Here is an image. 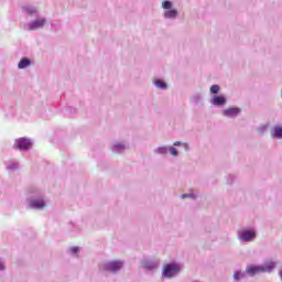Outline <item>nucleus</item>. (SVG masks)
<instances>
[{
  "label": "nucleus",
  "mask_w": 282,
  "mask_h": 282,
  "mask_svg": "<svg viewBox=\"0 0 282 282\" xmlns=\"http://www.w3.org/2000/svg\"><path fill=\"white\" fill-rule=\"evenodd\" d=\"M26 11L29 12V14H34V12H36L35 9H32V10L28 9Z\"/></svg>",
  "instance_id": "20"
},
{
  "label": "nucleus",
  "mask_w": 282,
  "mask_h": 282,
  "mask_svg": "<svg viewBox=\"0 0 282 282\" xmlns=\"http://www.w3.org/2000/svg\"><path fill=\"white\" fill-rule=\"evenodd\" d=\"M239 113V108H229L224 110V116H237Z\"/></svg>",
  "instance_id": "11"
},
{
  "label": "nucleus",
  "mask_w": 282,
  "mask_h": 282,
  "mask_svg": "<svg viewBox=\"0 0 282 282\" xmlns=\"http://www.w3.org/2000/svg\"><path fill=\"white\" fill-rule=\"evenodd\" d=\"M219 85H213L210 87V94H219Z\"/></svg>",
  "instance_id": "15"
},
{
  "label": "nucleus",
  "mask_w": 282,
  "mask_h": 282,
  "mask_svg": "<svg viewBox=\"0 0 282 282\" xmlns=\"http://www.w3.org/2000/svg\"><path fill=\"white\" fill-rule=\"evenodd\" d=\"M213 105L219 106V105H226V97L224 96H215L212 100Z\"/></svg>",
  "instance_id": "8"
},
{
  "label": "nucleus",
  "mask_w": 282,
  "mask_h": 282,
  "mask_svg": "<svg viewBox=\"0 0 282 282\" xmlns=\"http://www.w3.org/2000/svg\"><path fill=\"white\" fill-rule=\"evenodd\" d=\"M30 65H32V62L30 61V58H22L20 61V63L18 64L19 69H25V67H30Z\"/></svg>",
  "instance_id": "7"
},
{
  "label": "nucleus",
  "mask_w": 282,
  "mask_h": 282,
  "mask_svg": "<svg viewBox=\"0 0 282 282\" xmlns=\"http://www.w3.org/2000/svg\"><path fill=\"white\" fill-rule=\"evenodd\" d=\"M254 237H257V234L254 232V230H245L241 232L239 239L241 241H250L251 239H254Z\"/></svg>",
  "instance_id": "5"
},
{
  "label": "nucleus",
  "mask_w": 282,
  "mask_h": 282,
  "mask_svg": "<svg viewBox=\"0 0 282 282\" xmlns=\"http://www.w3.org/2000/svg\"><path fill=\"white\" fill-rule=\"evenodd\" d=\"M77 252H78V247H73V248H72V253H73V254H76Z\"/></svg>",
  "instance_id": "19"
},
{
  "label": "nucleus",
  "mask_w": 282,
  "mask_h": 282,
  "mask_svg": "<svg viewBox=\"0 0 282 282\" xmlns=\"http://www.w3.org/2000/svg\"><path fill=\"white\" fill-rule=\"evenodd\" d=\"M31 207L37 209L45 208V202H43V199L33 200L31 202Z\"/></svg>",
  "instance_id": "9"
},
{
  "label": "nucleus",
  "mask_w": 282,
  "mask_h": 282,
  "mask_svg": "<svg viewBox=\"0 0 282 282\" xmlns=\"http://www.w3.org/2000/svg\"><path fill=\"white\" fill-rule=\"evenodd\" d=\"M154 85H156L159 89H166V83H164V80H156L154 82Z\"/></svg>",
  "instance_id": "14"
},
{
  "label": "nucleus",
  "mask_w": 282,
  "mask_h": 282,
  "mask_svg": "<svg viewBox=\"0 0 282 282\" xmlns=\"http://www.w3.org/2000/svg\"><path fill=\"white\" fill-rule=\"evenodd\" d=\"M0 270H6V265H3V263L0 262Z\"/></svg>",
  "instance_id": "21"
},
{
  "label": "nucleus",
  "mask_w": 282,
  "mask_h": 282,
  "mask_svg": "<svg viewBox=\"0 0 282 282\" xmlns=\"http://www.w3.org/2000/svg\"><path fill=\"white\" fill-rule=\"evenodd\" d=\"M234 279H235L236 281H239V279H241V273H240L239 271H236V272L234 273Z\"/></svg>",
  "instance_id": "16"
},
{
  "label": "nucleus",
  "mask_w": 282,
  "mask_h": 282,
  "mask_svg": "<svg viewBox=\"0 0 282 282\" xmlns=\"http://www.w3.org/2000/svg\"><path fill=\"white\" fill-rule=\"evenodd\" d=\"M15 147L20 151H28V149H32V142L29 139L20 138L15 141Z\"/></svg>",
  "instance_id": "3"
},
{
  "label": "nucleus",
  "mask_w": 282,
  "mask_h": 282,
  "mask_svg": "<svg viewBox=\"0 0 282 282\" xmlns=\"http://www.w3.org/2000/svg\"><path fill=\"white\" fill-rule=\"evenodd\" d=\"M158 153H161L162 155H164L166 153V148L162 147V148H159L156 150Z\"/></svg>",
  "instance_id": "17"
},
{
  "label": "nucleus",
  "mask_w": 282,
  "mask_h": 282,
  "mask_svg": "<svg viewBox=\"0 0 282 282\" xmlns=\"http://www.w3.org/2000/svg\"><path fill=\"white\" fill-rule=\"evenodd\" d=\"M44 25L45 19L35 20L31 24H29V30H39V28H43Z\"/></svg>",
  "instance_id": "6"
},
{
  "label": "nucleus",
  "mask_w": 282,
  "mask_h": 282,
  "mask_svg": "<svg viewBox=\"0 0 282 282\" xmlns=\"http://www.w3.org/2000/svg\"><path fill=\"white\" fill-rule=\"evenodd\" d=\"M272 137L273 138H282V128L275 127Z\"/></svg>",
  "instance_id": "12"
},
{
  "label": "nucleus",
  "mask_w": 282,
  "mask_h": 282,
  "mask_svg": "<svg viewBox=\"0 0 282 282\" xmlns=\"http://www.w3.org/2000/svg\"><path fill=\"white\" fill-rule=\"evenodd\" d=\"M186 197H188V195H186V194H184V195L182 196L183 199H186Z\"/></svg>",
  "instance_id": "23"
},
{
  "label": "nucleus",
  "mask_w": 282,
  "mask_h": 282,
  "mask_svg": "<svg viewBox=\"0 0 282 282\" xmlns=\"http://www.w3.org/2000/svg\"><path fill=\"white\" fill-rule=\"evenodd\" d=\"M162 8H164V10H171V8H173V3L169 0H165L162 2Z\"/></svg>",
  "instance_id": "13"
},
{
  "label": "nucleus",
  "mask_w": 282,
  "mask_h": 282,
  "mask_svg": "<svg viewBox=\"0 0 282 282\" xmlns=\"http://www.w3.org/2000/svg\"><path fill=\"white\" fill-rule=\"evenodd\" d=\"M171 155L177 156V150L175 148L170 149Z\"/></svg>",
  "instance_id": "18"
},
{
  "label": "nucleus",
  "mask_w": 282,
  "mask_h": 282,
  "mask_svg": "<svg viewBox=\"0 0 282 282\" xmlns=\"http://www.w3.org/2000/svg\"><path fill=\"white\" fill-rule=\"evenodd\" d=\"M182 143L180 142V141H176L175 143H174V147H180Z\"/></svg>",
  "instance_id": "22"
},
{
  "label": "nucleus",
  "mask_w": 282,
  "mask_h": 282,
  "mask_svg": "<svg viewBox=\"0 0 282 282\" xmlns=\"http://www.w3.org/2000/svg\"><path fill=\"white\" fill-rule=\"evenodd\" d=\"M120 268H122V262L120 261L108 262L104 265V270H108V272H118Z\"/></svg>",
  "instance_id": "4"
},
{
  "label": "nucleus",
  "mask_w": 282,
  "mask_h": 282,
  "mask_svg": "<svg viewBox=\"0 0 282 282\" xmlns=\"http://www.w3.org/2000/svg\"><path fill=\"white\" fill-rule=\"evenodd\" d=\"M178 272H180V264L177 263L166 264L163 270V276H166L167 279H172V276H174Z\"/></svg>",
  "instance_id": "2"
},
{
  "label": "nucleus",
  "mask_w": 282,
  "mask_h": 282,
  "mask_svg": "<svg viewBox=\"0 0 282 282\" xmlns=\"http://www.w3.org/2000/svg\"><path fill=\"white\" fill-rule=\"evenodd\" d=\"M165 19H175L177 17V10L171 9L164 12Z\"/></svg>",
  "instance_id": "10"
},
{
  "label": "nucleus",
  "mask_w": 282,
  "mask_h": 282,
  "mask_svg": "<svg viewBox=\"0 0 282 282\" xmlns=\"http://www.w3.org/2000/svg\"><path fill=\"white\" fill-rule=\"evenodd\" d=\"M246 270L248 274H251V276H254V274H259V272H272V270H274V262L270 261L267 264L260 267L250 265L247 267Z\"/></svg>",
  "instance_id": "1"
}]
</instances>
